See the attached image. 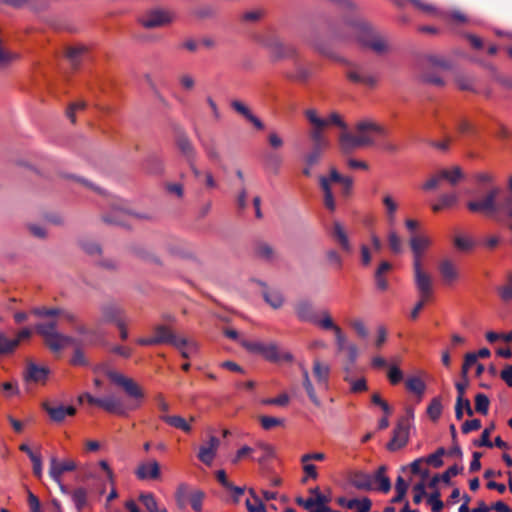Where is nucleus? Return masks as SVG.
<instances>
[{"instance_id": "f257e3e1", "label": "nucleus", "mask_w": 512, "mask_h": 512, "mask_svg": "<svg viewBox=\"0 0 512 512\" xmlns=\"http://www.w3.org/2000/svg\"><path fill=\"white\" fill-rule=\"evenodd\" d=\"M334 39L347 43L356 42L379 55L388 52L390 48L387 37L360 18L344 21L334 33Z\"/></svg>"}, {"instance_id": "f03ea898", "label": "nucleus", "mask_w": 512, "mask_h": 512, "mask_svg": "<svg viewBox=\"0 0 512 512\" xmlns=\"http://www.w3.org/2000/svg\"><path fill=\"white\" fill-rule=\"evenodd\" d=\"M507 193L500 201L498 200L501 189L492 187L483 196L467 202V208L470 212L483 214L488 217H494L503 212L507 217L512 218V175L508 178Z\"/></svg>"}, {"instance_id": "7ed1b4c3", "label": "nucleus", "mask_w": 512, "mask_h": 512, "mask_svg": "<svg viewBox=\"0 0 512 512\" xmlns=\"http://www.w3.org/2000/svg\"><path fill=\"white\" fill-rule=\"evenodd\" d=\"M319 184L324 193L325 207L330 211L336 209V202L332 191L333 184L340 185V195L343 198H348L353 190L352 177L341 175L336 168H331L328 176H320Z\"/></svg>"}, {"instance_id": "20e7f679", "label": "nucleus", "mask_w": 512, "mask_h": 512, "mask_svg": "<svg viewBox=\"0 0 512 512\" xmlns=\"http://www.w3.org/2000/svg\"><path fill=\"white\" fill-rule=\"evenodd\" d=\"M154 340L159 344H170L179 350L181 356L189 358L195 354L198 350V345L195 341L189 340L185 337H178L174 332L166 325H156L153 328Z\"/></svg>"}, {"instance_id": "39448f33", "label": "nucleus", "mask_w": 512, "mask_h": 512, "mask_svg": "<svg viewBox=\"0 0 512 512\" xmlns=\"http://www.w3.org/2000/svg\"><path fill=\"white\" fill-rule=\"evenodd\" d=\"M433 241L431 237L425 234H414L409 239V245L413 256V273L414 278L424 281L425 278H432L431 275L423 269V257L425 252L430 248Z\"/></svg>"}, {"instance_id": "423d86ee", "label": "nucleus", "mask_w": 512, "mask_h": 512, "mask_svg": "<svg viewBox=\"0 0 512 512\" xmlns=\"http://www.w3.org/2000/svg\"><path fill=\"white\" fill-rule=\"evenodd\" d=\"M307 120L312 125V129L309 132V137L313 142V147L328 148L330 142L324 134V122L319 117L317 111L314 109H308L305 112Z\"/></svg>"}, {"instance_id": "0eeeda50", "label": "nucleus", "mask_w": 512, "mask_h": 512, "mask_svg": "<svg viewBox=\"0 0 512 512\" xmlns=\"http://www.w3.org/2000/svg\"><path fill=\"white\" fill-rule=\"evenodd\" d=\"M85 396L88 398V402L90 404L97 405L109 413L121 416L127 414V407L124 405L122 399L117 396L108 395L102 398H97L89 393H86Z\"/></svg>"}, {"instance_id": "6e6552de", "label": "nucleus", "mask_w": 512, "mask_h": 512, "mask_svg": "<svg viewBox=\"0 0 512 512\" xmlns=\"http://www.w3.org/2000/svg\"><path fill=\"white\" fill-rule=\"evenodd\" d=\"M107 376L111 382L121 387L129 397L134 399H142L144 397L141 388L133 379L112 369L107 372Z\"/></svg>"}, {"instance_id": "1a4fd4ad", "label": "nucleus", "mask_w": 512, "mask_h": 512, "mask_svg": "<svg viewBox=\"0 0 512 512\" xmlns=\"http://www.w3.org/2000/svg\"><path fill=\"white\" fill-rule=\"evenodd\" d=\"M175 19V14L170 10L155 9L143 15L140 19L145 28H156L168 25Z\"/></svg>"}, {"instance_id": "9d476101", "label": "nucleus", "mask_w": 512, "mask_h": 512, "mask_svg": "<svg viewBox=\"0 0 512 512\" xmlns=\"http://www.w3.org/2000/svg\"><path fill=\"white\" fill-rule=\"evenodd\" d=\"M355 130L359 137H364L369 141L367 146L373 145L378 136H383L386 133L383 126L371 119H363L357 122Z\"/></svg>"}, {"instance_id": "9b49d317", "label": "nucleus", "mask_w": 512, "mask_h": 512, "mask_svg": "<svg viewBox=\"0 0 512 512\" xmlns=\"http://www.w3.org/2000/svg\"><path fill=\"white\" fill-rule=\"evenodd\" d=\"M260 43L268 50L269 55L273 60L289 58L295 54L293 46L285 45L279 39L274 37L262 39Z\"/></svg>"}, {"instance_id": "f8f14e48", "label": "nucleus", "mask_w": 512, "mask_h": 512, "mask_svg": "<svg viewBox=\"0 0 512 512\" xmlns=\"http://www.w3.org/2000/svg\"><path fill=\"white\" fill-rule=\"evenodd\" d=\"M414 283L419 294V301L415 304L410 314L413 320L418 318L420 311L433 293L432 278H425L423 282L419 281L418 278H414Z\"/></svg>"}, {"instance_id": "ddd939ff", "label": "nucleus", "mask_w": 512, "mask_h": 512, "mask_svg": "<svg viewBox=\"0 0 512 512\" xmlns=\"http://www.w3.org/2000/svg\"><path fill=\"white\" fill-rule=\"evenodd\" d=\"M30 328L21 329L14 338H9L5 333L0 332V355L12 354L19 344L31 337Z\"/></svg>"}, {"instance_id": "4468645a", "label": "nucleus", "mask_w": 512, "mask_h": 512, "mask_svg": "<svg viewBox=\"0 0 512 512\" xmlns=\"http://www.w3.org/2000/svg\"><path fill=\"white\" fill-rule=\"evenodd\" d=\"M134 473L141 481L158 480L161 476L160 464L155 459L140 462Z\"/></svg>"}, {"instance_id": "2eb2a0df", "label": "nucleus", "mask_w": 512, "mask_h": 512, "mask_svg": "<svg viewBox=\"0 0 512 512\" xmlns=\"http://www.w3.org/2000/svg\"><path fill=\"white\" fill-rule=\"evenodd\" d=\"M77 468V464L72 459L58 460L52 456L49 464V476L56 482L60 483L62 475L66 472H72Z\"/></svg>"}, {"instance_id": "dca6fc26", "label": "nucleus", "mask_w": 512, "mask_h": 512, "mask_svg": "<svg viewBox=\"0 0 512 512\" xmlns=\"http://www.w3.org/2000/svg\"><path fill=\"white\" fill-rule=\"evenodd\" d=\"M409 440V423L406 420H401L398 422L397 426L393 430V436L389 443L387 444V448L390 451H397L403 448Z\"/></svg>"}, {"instance_id": "f3484780", "label": "nucleus", "mask_w": 512, "mask_h": 512, "mask_svg": "<svg viewBox=\"0 0 512 512\" xmlns=\"http://www.w3.org/2000/svg\"><path fill=\"white\" fill-rule=\"evenodd\" d=\"M467 386H468L467 376L463 377L462 381L457 382L455 384V387L458 392V396H457L456 404H455V416H456L457 420L462 419V405L465 406V412L467 413L468 416H472L474 413L469 399L464 398V393H465Z\"/></svg>"}, {"instance_id": "a211bd4d", "label": "nucleus", "mask_w": 512, "mask_h": 512, "mask_svg": "<svg viewBox=\"0 0 512 512\" xmlns=\"http://www.w3.org/2000/svg\"><path fill=\"white\" fill-rule=\"evenodd\" d=\"M43 409L47 412L53 422H62L67 416H74L76 409L73 406H64L62 404H51L44 402Z\"/></svg>"}, {"instance_id": "6ab92c4d", "label": "nucleus", "mask_w": 512, "mask_h": 512, "mask_svg": "<svg viewBox=\"0 0 512 512\" xmlns=\"http://www.w3.org/2000/svg\"><path fill=\"white\" fill-rule=\"evenodd\" d=\"M220 446V440L216 436H210L208 441L199 447L198 459L205 465L210 466L217 454Z\"/></svg>"}, {"instance_id": "aec40b11", "label": "nucleus", "mask_w": 512, "mask_h": 512, "mask_svg": "<svg viewBox=\"0 0 512 512\" xmlns=\"http://www.w3.org/2000/svg\"><path fill=\"white\" fill-rule=\"evenodd\" d=\"M439 274L445 285H452L460 278L457 265L451 259H443L438 265Z\"/></svg>"}, {"instance_id": "412c9836", "label": "nucleus", "mask_w": 512, "mask_h": 512, "mask_svg": "<svg viewBox=\"0 0 512 512\" xmlns=\"http://www.w3.org/2000/svg\"><path fill=\"white\" fill-rule=\"evenodd\" d=\"M369 141L364 137H359L356 133L352 135L351 133L345 131L339 137V144L342 152L350 153L351 151L367 146Z\"/></svg>"}, {"instance_id": "4be33fe9", "label": "nucleus", "mask_w": 512, "mask_h": 512, "mask_svg": "<svg viewBox=\"0 0 512 512\" xmlns=\"http://www.w3.org/2000/svg\"><path fill=\"white\" fill-rule=\"evenodd\" d=\"M263 358L272 363H278L280 361L292 362L294 360L292 353L289 351H281L278 344L274 341L267 343V350Z\"/></svg>"}, {"instance_id": "5701e85b", "label": "nucleus", "mask_w": 512, "mask_h": 512, "mask_svg": "<svg viewBox=\"0 0 512 512\" xmlns=\"http://www.w3.org/2000/svg\"><path fill=\"white\" fill-rule=\"evenodd\" d=\"M101 319L105 323H115L123 320L124 310L115 303H106L100 307Z\"/></svg>"}, {"instance_id": "b1692460", "label": "nucleus", "mask_w": 512, "mask_h": 512, "mask_svg": "<svg viewBox=\"0 0 512 512\" xmlns=\"http://www.w3.org/2000/svg\"><path fill=\"white\" fill-rule=\"evenodd\" d=\"M49 374V369L45 366H38L35 363H29L24 373V380L33 383H45Z\"/></svg>"}, {"instance_id": "393cba45", "label": "nucleus", "mask_w": 512, "mask_h": 512, "mask_svg": "<svg viewBox=\"0 0 512 512\" xmlns=\"http://www.w3.org/2000/svg\"><path fill=\"white\" fill-rule=\"evenodd\" d=\"M312 371L318 387L327 390L329 386L330 366L316 359L313 362Z\"/></svg>"}, {"instance_id": "a878e982", "label": "nucleus", "mask_w": 512, "mask_h": 512, "mask_svg": "<svg viewBox=\"0 0 512 512\" xmlns=\"http://www.w3.org/2000/svg\"><path fill=\"white\" fill-rule=\"evenodd\" d=\"M32 313L38 317H58L69 323H74L76 320V316L72 312L59 308H35L33 309Z\"/></svg>"}, {"instance_id": "bb28decb", "label": "nucleus", "mask_w": 512, "mask_h": 512, "mask_svg": "<svg viewBox=\"0 0 512 512\" xmlns=\"http://www.w3.org/2000/svg\"><path fill=\"white\" fill-rule=\"evenodd\" d=\"M160 419L169 426L179 429L185 433H190L192 431L191 423L195 421L194 416H191L189 420H186L180 415L168 414H161Z\"/></svg>"}, {"instance_id": "cd10ccee", "label": "nucleus", "mask_w": 512, "mask_h": 512, "mask_svg": "<svg viewBox=\"0 0 512 512\" xmlns=\"http://www.w3.org/2000/svg\"><path fill=\"white\" fill-rule=\"evenodd\" d=\"M382 204L384 206L387 223L390 226H394L396 224L397 212L400 207L399 202L393 195L385 193L382 197Z\"/></svg>"}, {"instance_id": "c85d7f7f", "label": "nucleus", "mask_w": 512, "mask_h": 512, "mask_svg": "<svg viewBox=\"0 0 512 512\" xmlns=\"http://www.w3.org/2000/svg\"><path fill=\"white\" fill-rule=\"evenodd\" d=\"M295 313L300 321L316 323L317 313L309 301H300L295 305Z\"/></svg>"}, {"instance_id": "c756f323", "label": "nucleus", "mask_w": 512, "mask_h": 512, "mask_svg": "<svg viewBox=\"0 0 512 512\" xmlns=\"http://www.w3.org/2000/svg\"><path fill=\"white\" fill-rule=\"evenodd\" d=\"M231 106L236 112H238L243 117H245L249 122H251L255 126L256 129H258V130L264 129L263 122L258 117L253 115L252 112L250 111V109L244 103H242L241 101H238V100H234L231 102Z\"/></svg>"}, {"instance_id": "7c9ffc66", "label": "nucleus", "mask_w": 512, "mask_h": 512, "mask_svg": "<svg viewBox=\"0 0 512 512\" xmlns=\"http://www.w3.org/2000/svg\"><path fill=\"white\" fill-rule=\"evenodd\" d=\"M412 5L421 11L422 13L432 16L438 19H446L447 13H445L443 10L438 9L436 6L427 3L423 0H409Z\"/></svg>"}, {"instance_id": "2f4dec72", "label": "nucleus", "mask_w": 512, "mask_h": 512, "mask_svg": "<svg viewBox=\"0 0 512 512\" xmlns=\"http://www.w3.org/2000/svg\"><path fill=\"white\" fill-rule=\"evenodd\" d=\"M350 483L359 490H371L373 488V476L365 472H355L350 477Z\"/></svg>"}, {"instance_id": "473e14b6", "label": "nucleus", "mask_w": 512, "mask_h": 512, "mask_svg": "<svg viewBox=\"0 0 512 512\" xmlns=\"http://www.w3.org/2000/svg\"><path fill=\"white\" fill-rule=\"evenodd\" d=\"M73 342L71 337L63 335L59 332L52 334L45 339V343L53 352H59Z\"/></svg>"}, {"instance_id": "72a5a7b5", "label": "nucleus", "mask_w": 512, "mask_h": 512, "mask_svg": "<svg viewBox=\"0 0 512 512\" xmlns=\"http://www.w3.org/2000/svg\"><path fill=\"white\" fill-rule=\"evenodd\" d=\"M459 197L455 192L445 193L438 197L437 201L432 204V210L439 212L441 210L451 208L458 203Z\"/></svg>"}, {"instance_id": "f704fd0d", "label": "nucleus", "mask_w": 512, "mask_h": 512, "mask_svg": "<svg viewBox=\"0 0 512 512\" xmlns=\"http://www.w3.org/2000/svg\"><path fill=\"white\" fill-rule=\"evenodd\" d=\"M240 345L250 354L264 357L267 350V343L260 340L240 339Z\"/></svg>"}, {"instance_id": "c9c22d12", "label": "nucleus", "mask_w": 512, "mask_h": 512, "mask_svg": "<svg viewBox=\"0 0 512 512\" xmlns=\"http://www.w3.org/2000/svg\"><path fill=\"white\" fill-rule=\"evenodd\" d=\"M392 269L391 263L388 261H382L375 271V283L379 290L385 291L388 289V282L385 278V274Z\"/></svg>"}, {"instance_id": "e433bc0d", "label": "nucleus", "mask_w": 512, "mask_h": 512, "mask_svg": "<svg viewBox=\"0 0 512 512\" xmlns=\"http://www.w3.org/2000/svg\"><path fill=\"white\" fill-rule=\"evenodd\" d=\"M301 372H302V378H303L302 385H303L310 401L314 405L319 407L321 405V401L316 394L315 388L311 382L307 368H305L304 366H301Z\"/></svg>"}, {"instance_id": "4c0bfd02", "label": "nucleus", "mask_w": 512, "mask_h": 512, "mask_svg": "<svg viewBox=\"0 0 512 512\" xmlns=\"http://www.w3.org/2000/svg\"><path fill=\"white\" fill-rule=\"evenodd\" d=\"M177 146L181 153L186 157L187 161H195L196 152L195 149L185 134H181L177 137Z\"/></svg>"}, {"instance_id": "58836bf2", "label": "nucleus", "mask_w": 512, "mask_h": 512, "mask_svg": "<svg viewBox=\"0 0 512 512\" xmlns=\"http://www.w3.org/2000/svg\"><path fill=\"white\" fill-rule=\"evenodd\" d=\"M333 236L336 239V241L340 244L343 250L350 252L351 251V244L347 235V232L343 225L336 221L333 224Z\"/></svg>"}, {"instance_id": "ea45409f", "label": "nucleus", "mask_w": 512, "mask_h": 512, "mask_svg": "<svg viewBox=\"0 0 512 512\" xmlns=\"http://www.w3.org/2000/svg\"><path fill=\"white\" fill-rule=\"evenodd\" d=\"M249 498L246 499L245 505L248 512H267L263 501L257 495L254 488L248 489Z\"/></svg>"}, {"instance_id": "a19ab883", "label": "nucleus", "mask_w": 512, "mask_h": 512, "mask_svg": "<svg viewBox=\"0 0 512 512\" xmlns=\"http://www.w3.org/2000/svg\"><path fill=\"white\" fill-rule=\"evenodd\" d=\"M405 386L409 392L419 397H422L426 390L425 382L418 376L408 377L405 381Z\"/></svg>"}, {"instance_id": "79ce46f5", "label": "nucleus", "mask_w": 512, "mask_h": 512, "mask_svg": "<svg viewBox=\"0 0 512 512\" xmlns=\"http://www.w3.org/2000/svg\"><path fill=\"white\" fill-rule=\"evenodd\" d=\"M439 172L442 180H447L451 185H456L464 176L459 166H454L452 169H442Z\"/></svg>"}, {"instance_id": "37998d69", "label": "nucleus", "mask_w": 512, "mask_h": 512, "mask_svg": "<svg viewBox=\"0 0 512 512\" xmlns=\"http://www.w3.org/2000/svg\"><path fill=\"white\" fill-rule=\"evenodd\" d=\"M330 501V498L326 496L325 494L321 493L317 497H310L307 499H303L301 497H298L296 499V503L298 505L303 506L304 508H311L314 507L315 504L321 505V506H327V503Z\"/></svg>"}, {"instance_id": "c03bdc74", "label": "nucleus", "mask_w": 512, "mask_h": 512, "mask_svg": "<svg viewBox=\"0 0 512 512\" xmlns=\"http://www.w3.org/2000/svg\"><path fill=\"white\" fill-rule=\"evenodd\" d=\"M386 468L385 466H381L378 468L375 476L373 477V482L379 483V490L383 493H388L391 489V482L388 476L385 474Z\"/></svg>"}, {"instance_id": "a18cd8bd", "label": "nucleus", "mask_w": 512, "mask_h": 512, "mask_svg": "<svg viewBox=\"0 0 512 512\" xmlns=\"http://www.w3.org/2000/svg\"><path fill=\"white\" fill-rule=\"evenodd\" d=\"M314 324L318 325L324 330H332L333 332H335L337 328H340L334 323L330 313L327 310L321 312V318L317 316V321Z\"/></svg>"}, {"instance_id": "49530a36", "label": "nucleus", "mask_w": 512, "mask_h": 512, "mask_svg": "<svg viewBox=\"0 0 512 512\" xmlns=\"http://www.w3.org/2000/svg\"><path fill=\"white\" fill-rule=\"evenodd\" d=\"M87 51V48L84 45H76L73 47H69L66 52V56L71 62L72 66L76 67L79 62L81 56Z\"/></svg>"}, {"instance_id": "de8ad7c7", "label": "nucleus", "mask_w": 512, "mask_h": 512, "mask_svg": "<svg viewBox=\"0 0 512 512\" xmlns=\"http://www.w3.org/2000/svg\"><path fill=\"white\" fill-rule=\"evenodd\" d=\"M139 500L148 510V512H167L166 509L159 510L155 496L152 493H142Z\"/></svg>"}, {"instance_id": "09e8293b", "label": "nucleus", "mask_w": 512, "mask_h": 512, "mask_svg": "<svg viewBox=\"0 0 512 512\" xmlns=\"http://www.w3.org/2000/svg\"><path fill=\"white\" fill-rule=\"evenodd\" d=\"M35 329L37 333H39L44 338V340L49 336H52V334H56L58 332L57 322L54 320L47 323H39L35 326Z\"/></svg>"}, {"instance_id": "8fccbe9b", "label": "nucleus", "mask_w": 512, "mask_h": 512, "mask_svg": "<svg viewBox=\"0 0 512 512\" xmlns=\"http://www.w3.org/2000/svg\"><path fill=\"white\" fill-rule=\"evenodd\" d=\"M442 414V403L439 397H435L431 400L430 404L427 407V415L433 421H436L440 418Z\"/></svg>"}, {"instance_id": "3c124183", "label": "nucleus", "mask_w": 512, "mask_h": 512, "mask_svg": "<svg viewBox=\"0 0 512 512\" xmlns=\"http://www.w3.org/2000/svg\"><path fill=\"white\" fill-rule=\"evenodd\" d=\"M254 449L261 452L260 456L257 458V461L260 463L272 458L275 454L274 448L265 442L257 443Z\"/></svg>"}, {"instance_id": "603ef678", "label": "nucleus", "mask_w": 512, "mask_h": 512, "mask_svg": "<svg viewBox=\"0 0 512 512\" xmlns=\"http://www.w3.org/2000/svg\"><path fill=\"white\" fill-rule=\"evenodd\" d=\"M388 244L391 251L395 254H400L403 251L402 241L397 232L393 229L388 233Z\"/></svg>"}, {"instance_id": "864d4df0", "label": "nucleus", "mask_w": 512, "mask_h": 512, "mask_svg": "<svg viewBox=\"0 0 512 512\" xmlns=\"http://www.w3.org/2000/svg\"><path fill=\"white\" fill-rule=\"evenodd\" d=\"M454 245L460 251H468L474 247L475 242L469 236L458 235L454 238Z\"/></svg>"}, {"instance_id": "5fc2aeb1", "label": "nucleus", "mask_w": 512, "mask_h": 512, "mask_svg": "<svg viewBox=\"0 0 512 512\" xmlns=\"http://www.w3.org/2000/svg\"><path fill=\"white\" fill-rule=\"evenodd\" d=\"M445 454L443 447L438 448L434 453L424 457L425 463L432 465L435 468H439L443 465L442 457Z\"/></svg>"}, {"instance_id": "6e6d98bb", "label": "nucleus", "mask_w": 512, "mask_h": 512, "mask_svg": "<svg viewBox=\"0 0 512 512\" xmlns=\"http://www.w3.org/2000/svg\"><path fill=\"white\" fill-rule=\"evenodd\" d=\"M489 404H490L489 398L485 394L478 393L475 396V410L478 413H480L482 415H486L489 410Z\"/></svg>"}, {"instance_id": "4d7b16f0", "label": "nucleus", "mask_w": 512, "mask_h": 512, "mask_svg": "<svg viewBox=\"0 0 512 512\" xmlns=\"http://www.w3.org/2000/svg\"><path fill=\"white\" fill-rule=\"evenodd\" d=\"M265 301L273 308H280L284 302L283 296L280 292H266L264 293Z\"/></svg>"}, {"instance_id": "13d9d810", "label": "nucleus", "mask_w": 512, "mask_h": 512, "mask_svg": "<svg viewBox=\"0 0 512 512\" xmlns=\"http://www.w3.org/2000/svg\"><path fill=\"white\" fill-rule=\"evenodd\" d=\"M494 429H495V425L493 423L489 427H486L483 430L480 439L477 442H475V445L480 446V447L492 448L493 443L490 441V434Z\"/></svg>"}, {"instance_id": "bf43d9fd", "label": "nucleus", "mask_w": 512, "mask_h": 512, "mask_svg": "<svg viewBox=\"0 0 512 512\" xmlns=\"http://www.w3.org/2000/svg\"><path fill=\"white\" fill-rule=\"evenodd\" d=\"M282 164V158L275 154V153H269L265 156V166L274 171L277 172Z\"/></svg>"}, {"instance_id": "052dcab7", "label": "nucleus", "mask_w": 512, "mask_h": 512, "mask_svg": "<svg viewBox=\"0 0 512 512\" xmlns=\"http://www.w3.org/2000/svg\"><path fill=\"white\" fill-rule=\"evenodd\" d=\"M72 500L77 508V510H81L87 501V493L85 489L78 488L72 493Z\"/></svg>"}, {"instance_id": "680f3d73", "label": "nucleus", "mask_w": 512, "mask_h": 512, "mask_svg": "<svg viewBox=\"0 0 512 512\" xmlns=\"http://www.w3.org/2000/svg\"><path fill=\"white\" fill-rule=\"evenodd\" d=\"M322 121L324 122V128L330 125H335L344 130L347 129V125L337 113H331L327 118H322Z\"/></svg>"}, {"instance_id": "e2e57ef3", "label": "nucleus", "mask_w": 512, "mask_h": 512, "mask_svg": "<svg viewBox=\"0 0 512 512\" xmlns=\"http://www.w3.org/2000/svg\"><path fill=\"white\" fill-rule=\"evenodd\" d=\"M204 499V493L200 490L193 491L190 494V504L196 512H200L202 510V504Z\"/></svg>"}, {"instance_id": "0e129e2a", "label": "nucleus", "mask_w": 512, "mask_h": 512, "mask_svg": "<svg viewBox=\"0 0 512 512\" xmlns=\"http://www.w3.org/2000/svg\"><path fill=\"white\" fill-rule=\"evenodd\" d=\"M387 377L392 385H396L403 380V372L396 365H390Z\"/></svg>"}, {"instance_id": "69168bd1", "label": "nucleus", "mask_w": 512, "mask_h": 512, "mask_svg": "<svg viewBox=\"0 0 512 512\" xmlns=\"http://www.w3.org/2000/svg\"><path fill=\"white\" fill-rule=\"evenodd\" d=\"M203 148L209 160L213 162H220L221 154L214 143L205 144Z\"/></svg>"}, {"instance_id": "338daca9", "label": "nucleus", "mask_w": 512, "mask_h": 512, "mask_svg": "<svg viewBox=\"0 0 512 512\" xmlns=\"http://www.w3.org/2000/svg\"><path fill=\"white\" fill-rule=\"evenodd\" d=\"M427 502L431 506L433 512H439L444 506V503L440 499V493L438 491H435L434 493L430 494L427 499Z\"/></svg>"}, {"instance_id": "774afa93", "label": "nucleus", "mask_w": 512, "mask_h": 512, "mask_svg": "<svg viewBox=\"0 0 512 512\" xmlns=\"http://www.w3.org/2000/svg\"><path fill=\"white\" fill-rule=\"evenodd\" d=\"M498 292L503 301L512 300V275H509L507 284L500 287Z\"/></svg>"}]
</instances>
